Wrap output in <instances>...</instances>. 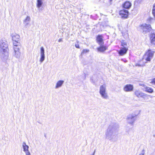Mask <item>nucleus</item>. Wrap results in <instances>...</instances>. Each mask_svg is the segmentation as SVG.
Here are the masks:
<instances>
[{
  "instance_id": "nucleus-11",
  "label": "nucleus",
  "mask_w": 155,
  "mask_h": 155,
  "mask_svg": "<svg viewBox=\"0 0 155 155\" xmlns=\"http://www.w3.org/2000/svg\"><path fill=\"white\" fill-rule=\"evenodd\" d=\"M107 49V47L104 45H101L97 48V51L100 52H104Z\"/></svg>"
},
{
  "instance_id": "nucleus-15",
  "label": "nucleus",
  "mask_w": 155,
  "mask_h": 155,
  "mask_svg": "<svg viewBox=\"0 0 155 155\" xmlns=\"http://www.w3.org/2000/svg\"><path fill=\"white\" fill-rule=\"evenodd\" d=\"M121 47H128L127 42L124 40H122L121 41Z\"/></svg>"
},
{
  "instance_id": "nucleus-31",
  "label": "nucleus",
  "mask_w": 155,
  "mask_h": 155,
  "mask_svg": "<svg viewBox=\"0 0 155 155\" xmlns=\"http://www.w3.org/2000/svg\"><path fill=\"white\" fill-rule=\"evenodd\" d=\"M110 1H111L112 0H110Z\"/></svg>"
},
{
  "instance_id": "nucleus-10",
  "label": "nucleus",
  "mask_w": 155,
  "mask_h": 155,
  "mask_svg": "<svg viewBox=\"0 0 155 155\" xmlns=\"http://www.w3.org/2000/svg\"><path fill=\"white\" fill-rule=\"evenodd\" d=\"M131 6L132 4L131 3L128 1H125L122 5V6L123 8L127 9H130Z\"/></svg>"
},
{
  "instance_id": "nucleus-14",
  "label": "nucleus",
  "mask_w": 155,
  "mask_h": 155,
  "mask_svg": "<svg viewBox=\"0 0 155 155\" xmlns=\"http://www.w3.org/2000/svg\"><path fill=\"white\" fill-rule=\"evenodd\" d=\"M145 89L146 92L150 93H152L153 91V89L149 87H145Z\"/></svg>"
},
{
  "instance_id": "nucleus-29",
  "label": "nucleus",
  "mask_w": 155,
  "mask_h": 155,
  "mask_svg": "<svg viewBox=\"0 0 155 155\" xmlns=\"http://www.w3.org/2000/svg\"><path fill=\"white\" fill-rule=\"evenodd\" d=\"M131 118L128 117V120H130V119H131Z\"/></svg>"
},
{
  "instance_id": "nucleus-9",
  "label": "nucleus",
  "mask_w": 155,
  "mask_h": 155,
  "mask_svg": "<svg viewBox=\"0 0 155 155\" xmlns=\"http://www.w3.org/2000/svg\"><path fill=\"white\" fill-rule=\"evenodd\" d=\"M133 86L131 84H127L125 85L123 88L124 90L126 92L132 91L133 90Z\"/></svg>"
},
{
  "instance_id": "nucleus-3",
  "label": "nucleus",
  "mask_w": 155,
  "mask_h": 155,
  "mask_svg": "<svg viewBox=\"0 0 155 155\" xmlns=\"http://www.w3.org/2000/svg\"><path fill=\"white\" fill-rule=\"evenodd\" d=\"M134 94L138 97H141L144 100L148 99L149 96L147 94L141 92L138 90H136L134 92Z\"/></svg>"
},
{
  "instance_id": "nucleus-12",
  "label": "nucleus",
  "mask_w": 155,
  "mask_h": 155,
  "mask_svg": "<svg viewBox=\"0 0 155 155\" xmlns=\"http://www.w3.org/2000/svg\"><path fill=\"white\" fill-rule=\"evenodd\" d=\"M150 43L155 45V33H151L150 35Z\"/></svg>"
},
{
  "instance_id": "nucleus-23",
  "label": "nucleus",
  "mask_w": 155,
  "mask_h": 155,
  "mask_svg": "<svg viewBox=\"0 0 155 155\" xmlns=\"http://www.w3.org/2000/svg\"><path fill=\"white\" fill-rule=\"evenodd\" d=\"M78 43H79V41H77V44H75V47H76V48H80V46H79V45L78 44Z\"/></svg>"
},
{
  "instance_id": "nucleus-16",
  "label": "nucleus",
  "mask_w": 155,
  "mask_h": 155,
  "mask_svg": "<svg viewBox=\"0 0 155 155\" xmlns=\"http://www.w3.org/2000/svg\"><path fill=\"white\" fill-rule=\"evenodd\" d=\"M64 82L63 81H59L57 83L56 85L55 86L56 88H58L59 87H61Z\"/></svg>"
},
{
  "instance_id": "nucleus-28",
  "label": "nucleus",
  "mask_w": 155,
  "mask_h": 155,
  "mask_svg": "<svg viewBox=\"0 0 155 155\" xmlns=\"http://www.w3.org/2000/svg\"><path fill=\"white\" fill-rule=\"evenodd\" d=\"M144 153H141L139 155H143Z\"/></svg>"
},
{
  "instance_id": "nucleus-27",
  "label": "nucleus",
  "mask_w": 155,
  "mask_h": 155,
  "mask_svg": "<svg viewBox=\"0 0 155 155\" xmlns=\"http://www.w3.org/2000/svg\"><path fill=\"white\" fill-rule=\"evenodd\" d=\"M137 2H141L142 0H136Z\"/></svg>"
},
{
  "instance_id": "nucleus-20",
  "label": "nucleus",
  "mask_w": 155,
  "mask_h": 155,
  "mask_svg": "<svg viewBox=\"0 0 155 155\" xmlns=\"http://www.w3.org/2000/svg\"><path fill=\"white\" fill-rule=\"evenodd\" d=\"M44 58H45L44 54H41V58L40 59V61H41V62L43 61L44 60Z\"/></svg>"
},
{
  "instance_id": "nucleus-24",
  "label": "nucleus",
  "mask_w": 155,
  "mask_h": 155,
  "mask_svg": "<svg viewBox=\"0 0 155 155\" xmlns=\"http://www.w3.org/2000/svg\"><path fill=\"white\" fill-rule=\"evenodd\" d=\"M26 155H30V153L28 151L25 152Z\"/></svg>"
},
{
  "instance_id": "nucleus-18",
  "label": "nucleus",
  "mask_w": 155,
  "mask_h": 155,
  "mask_svg": "<svg viewBox=\"0 0 155 155\" xmlns=\"http://www.w3.org/2000/svg\"><path fill=\"white\" fill-rule=\"evenodd\" d=\"M89 52V50L88 49H84L82 50L81 53V55H83L88 53Z\"/></svg>"
},
{
  "instance_id": "nucleus-13",
  "label": "nucleus",
  "mask_w": 155,
  "mask_h": 155,
  "mask_svg": "<svg viewBox=\"0 0 155 155\" xmlns=\"http://www.w3.org/2000/svg\"><path fill=\"white\" fill-rule=\"evenodd\" d=\"M17 45H18L17 46L14 45V49L15 55L16 54L18 55L20 54V52H19V49L20 48V47H21V46L20 45V44H17Z\"/></svg>"
},
{
  "instance_id": "nucleus-19",
  "label": "nucleus",
  "mask_w": 155,
  "mask_h": 155,
  "mask_svg": "<svg viewBox=\"0 0 155 155\" xmlns=\"http://www.w3.org/2000/svg\"><path fill=\"white\" fill-rule=\"evenodd\" d=\"M152 14L153 16V18L155 19V3L153 5L152 9Z\"/></svg>"
},
{
  "instance_id": "nucleus-22",
  "label": "nucleus",
  "mask_w": 155,
  "mask_h": 155,
  "mask_svg": "<svg viewBox=\"0 0 155 155\" xmlns=\"http://www.w3.org/2000/svg\"><path fill=\"white\" fill-rule=\"evenodd\" d=\"M41 54H44V50L43 47H41Z\"/></svg>"
},
{
  "instance_id": "nucleus-30",
  "label": "nucleus",
  "mask_w": 155,
  "mask_h": 155,
  "mask_svg": "<svg viewBox=\"0 0 155 155\" xmlns=\"http://www.w3.org/2000/svg\"><path fill=\"white\" fill-rule=\"evenodd\" d=\"M134 121V120H133V122Z\"/></svg>"
},
{
  "instance_id": "nucleus-26",
  "label": "nucleus",
  "mask_w": 155,
  "mask_h": 155,
  "mask_svg": "<svg viewBox=\"0 0 155 155\" xmlns=\"http://www.w3.org/2000/svg\"><path fill=\"white\" fill-rule=\"evenodd\" d=\"M62 41V39H61H61H59L58 40V41L59 42H60V41Z\"/></svg>"
},
{
  "instance_id": "nucleus-1",
  "label": "nucleus",
  "mask_w": 155,
  "mask_h": 155,
  "mask_svg": "<svg viewBox=\"0 0 155 155\" xmlns=\"http://www.w3.org/2000/svg\"><path fill=\"white\" fill-rule=\"evenodd\" d=\"M155 51H152L151 49H148L143 56V59L146 61V62L150 61L151 59L153 58Z\"/></svg>"
},
{
  "instance_id": "nucleus-17",
  "label": "nucleus",
  "mask_w": 155,
  "mask_h": 155,
  "mask_svg": "<svg viewBox=\"0 0 155 155\" xmlns=\"http://www.w3.org/2000/svg\"><path fill=\"white\" fill-rule=\"evenodd\" d=\"M23 148L25 152L28 151V146L25 143H23Z\"/></svg>"
},
{
  "instance_id": "nucleus-2",
  "label": "nucleus",
  "mask_w": 155,
  "mask_h": 155,
  "mask_svg": "<svg viewBox=\"0 0 155 155\" xmlns=\"http://www.w3.org/2000/svg\"><path fill=\"white\" fill-rule=\"evenodd\" d=\"M139 30L143 32L146 33L152 30V28L150 25L143 24L140 25Z\"/></svg>"
},
{
  "instance_id": "nucleus-21",
  "label": "nucleus",
  "mask_w": 155,
  "mask_h": 155,
  "mask_svg": "<svg viewBox=\"0 0 155 155\" xmlns=\"http://www.w3.org/2000/svg\"><path fill=\"white\" fill-rule=\"evenodd\" d=\"M150 83L152 84L155 85V78L151 80Z\"/></svg>"
},
{
  "instance_id": "nucleus-5",
  "label": "nucleus",
  "mask_w": 155,
  "mask_h": 155,
  "mask_svg": "<svg viewBox=\"0 0 155 155\" xmlns=\"http://www.w3.org/2000/svg\"><path fill=\"white\" fill-rule=\"evenodd\" d=\"M129 12L126 9H122L119 11V15L121 18L126 19L128 18L129 15Z\"/></svg>"
},
{
  "instance_id": "nucleus-7",
  "label": "nucleus",
  "mask_w": 155,
  "mask_h": 155,
  "mask_svg": "<svg viewBox=\"0 0 155 155\" xmlns=\"http://www.w3.org/2000/svg\"><path fill=\"white\" fill-rule=\"evenodd\" d=\"M96 41L99 45H104V42L102 35H97L96 37Z\"/></svg>"
},
{
  "instance_id": "nucleus-25",
  "label": "nucleus",
  "mask_w": 155,
  "mask_h": 155,
  "mask_svg": "<svg viewBox=\"0 0 155 155\" xmlns=\"http://www.w3.org/2000/svg\"><path fill=\"white\" fill-rule=\"evenodd\" d=\"M152 19H153V18L151 17L149 18L148 19V20L149 21H150Z\"/></svg>"
},
{
  "instance_id": "nucleus-8",
  "label": "nucleus",
  "mask_w": 155,
  "mask_h": 155,
  "mask_svg": "<svg viewBox=\"0 0 155 155\" xmlns=\"http://www.w3.org/2000/svg\"><path fill=\"white\" fill-rule=\"evenodd\" d=\"M128 49V47H121L120 50L118 51V54L119 55L123 56L127 53Z\"/></svg>"
},
{
  "instance_id": "nucleus-4",
  "label": "nucleus",
  "mask_w": 155,
  "mask_h": 155,
  "mask_svg": "<svg viewBox=\"0 0 155 155\" xmlns=\"http://www.w3.org/2000/svg\"><path fill=\"white\" fill-rule=\"evenodd\" d=\"M100 93L104 98L107 99V98L108 95L106 92L105 86L102 85L100 86Z\"/></svg>"
},
{
  "instance_id": "nucleus-6",
  "label": "nucleus",
  "mask_w": 155,
  "mask_h": 155,
  "mask_svg": "<svg viewBox=\"0 0 155 155\" xmlns=\"http://www.w3.org/2000/svg\"><path fill=\"white\" fill-rule=\"evenodd\" d=\"M12 39L14 45L17 46V44H19L20 36L17 34H15L12 36Z\"/></svg>"
}]
</instances>
